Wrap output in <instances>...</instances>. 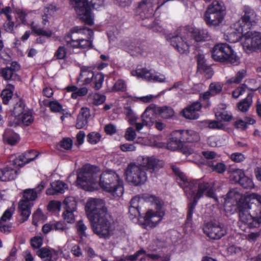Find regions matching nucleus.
Masks as SVG:
<instances>
[{
  "label": "nucleus",
  "mask_w": 261,
  "mask_h": 261,
  "mask_svg": "<svg viewBox=\"0 0 261 261\" xmlns=\"http://www.w3.org/2000/svg\"><path fill=\"white\" fill-rule=\"evenodd\" d=\"M157 114H159L162 118L168 119L174 115L173 110L168 107H159L155 106Z\"/></svg>",
  "instance_id": "obj_33"
},
{
  "label": "nucleus",
  "mask_w": 261,
  "mask_h": 261,
  "mask_svg": "<svg viewBox=\"0 0 261 261\" xmlns=\"http://www.w3.org/2000/svg\"><path fill=\"white\" fill-rule=\"evenodd\" d=\"M99 185L106 191L115 193L118 196L123 193V181L118 175L112 170L105 171L101 173L99 178Z\"/></svg>",
  "instance_id": "obj_4"
},
{
  "label": "nucleus",
  "mask_w": 261,
  "mask_h": 261,
  "mask_svg": "<svg viewBox=\"0 0 261 261\" xmlns=\"http://www.w3.org/2000/svg\"><path fill=\"white\" fill-rule=\"evenodd\" d=\"M125 173L127 181L135 186L144 184L147 179V174L141 164L130 163L125 169Z\"/></svg>",
  "instance_id": "obj_9"
},
{
  "label": "nucleus",
  "mask_w": 261,
  "mask_h": 261,
  "mask_svg": "<svg viewBox=\"0 0 261 261\" xmlns=\"http://www.w3.org/2000/svg\"><path fill=\"white\" fill-rule=\"evenodd\" d=\"M212 56L216 61L226 62L235 65L240 63L239 57L227 43H221L216 44L213 48Z\"/></svg>",
  "instance_id": "obj_6"
},
{
  "label": "nucleus",
  "mask_w": 261,
  "mask_h": 261,
  "mask_svg": "<svg viewBox=\"0 0 261 261\" xmlns=\"http://www.w3.org/2000/svg\"><path fill=\"white\" fill-rule=\"evenodd\" d=\"M131 74L133 76H137L139 78H142L147 81H152L153 73L151 72L150 70L146 68H138L135 70H133Z\"/></svg>",
  "instance_id": "obj_29"
},
{
  "label": "nucleus",
  "mask_w": 261,
  "mask_h": 261,
  "mask_svg": "<svg viewBox=\"0 0 261 261\" xmlns=\"http://www.w3.org/2000/svg\"><path fill=\"white\" fill-rule=\"evenodd\" d=\"M84 31L88 32L90 36L88 39H79L74 40L72 39L70 34H68L64 37V42L66 45L73 48L84 49L91 47L92 46V37L93 36V32L92 30L86 28L76 27L73 29L72 33H81Z\"/></svg>",
  "instance_id": "obj_10"
},
{
  "label": "nucleus",
  "mask_w": 261,
  "mask_h": 261,
  "mask_svg": "<svg viewBox=\"0 0 261 261\" xmlns=\"http://www.w3.org/2000/svg\"><path fill=\"white\" fill-rule=\"evenodd\" d=\"M201 104L199 102H194L182 110L183 116L187 119H197L199 118L198 112L201 109Z\"/></svg>",
  "instance_id": "obj_18"
},
{
  "label": "nucleus",
  "mask_w": 261,
  "mask_h": 261,
  "mask_svg": "<svg viewBox=\"0 0 261 261\" xmlns=\"http://www.w3.org/2000/svg\"><path fill=\"white\" fill-rule=\"evenodd\" d=\"M74 211H65L63 214L64 220L68 223H73L75 221V217L73 214Z\"/></svg>",
  "instance_id": "obj_51"
},
{
  "label": "nucleus",
  "mask_w": 261,
  "mask_h": 261,
  "mask_svg": "<svg viewBox=\"0 0 261 261\" xmlns=\"http://www.w3.org/2000/svg\"><path fill=\"white\" fill-rule=\"evenodd\" d=\"M104 80V76L101 73H97L94 76L93 88L98 90L102 87Z\"/></svg>",
  "instance_id": "obj_45"
},
{
  "label": "nucleus",
  "mask_w": 261,
  "mask_h": 261,
  "mask_svg": "<svg viewBox=\"0 0 261 261\" xmlns=\"http://www.w3.org/2000/svg\"><path fill=\"white\" fill-rule=\"evenodd\" d=\"M53 112H60L62 110V105L57 101H50L46 105Z\"/></svg>",
  "instance_id": "obj_50"
},
{
  "label": "nucleus",
  "mask_w": 261,
  "mask_h": 261,
  "mask_svg": "<svg viewBox=\"0 0 261 261\" xmlns=\"http://www.w3.org/2000/svg\"><path fill=\"white\" fill-rule=\"evenodd\" d=\"M222 89V84L220 83H212L209 86V90L214 95L220 93Z\"/></svg>",
  "instance_id": "obj_48"
},
{
  "label": "nucleus",
  "mask_w": 261,
  "mask_h": 261,
  "mask_svg": "<svg viewBox=\"0 0 261 261\" xmlns=\"http://www.w3.org/2000/svg\"><path fill=\"white\" fill-rule=\"evenodd\" d=\"M67 50L64 46H60L58 47L54 57L59 60H63L66 58Z\"/></svg>",
  "instance_id": "obj_47"
},
{
  "label": "nucleus",
  "mask_w": 261,
  "mask_h": 261,
  "mask_svg": "<svg viewBox=\"0 0 261 261\" xmlns=\"http://www.w3.org/2000/svg\"><path fill=\"white\" fill-rule=\"evenodd\" d=\"M242 45L248 54L261 48V33L255 31H247L243 36Z\"/></svg>",
  "instance_id": "obj_11"
},
{
  "label": "nucleus",
  "mask_w": 261,
  "mask_h": 261,
  "mask_svg": "<svg viewBox=\"0 0 261 261\" xmlns=\"http://www.w3.org/2000/svg\"><path fill=\"white\" fill-rule=\"evenodd\" d=\"M42 244V239L40 237H35L31 240V245L34 248H39Z\"/></svg>",
  "instance_id": "obj_64"
},
{
  "label": "nucleus",
  "mask_w": 261,
  "mask_h": 261,
  "mask_svg": "<svg viewBox=\"0 0 261 261\" xmlns=\"http://www.w3.org/2000/svg\"><path fill=\"white\" fill-rule=\"evenodd\" d=\"M246 70L244 69H241L236 73L234 76L229 79L227 81V83L229 84H239L246 77Z\"/></svg>",
  "instance_id": "obj_37"
},
{
  "label": "nucleus",
  "mask_w": 261,
  "mask_h": 261,
  "mask_svg": "<svg viewBox=\"0 0 261 261\" xmlns=\"http://www.w3.org/2000/svg\"><path fill=\"white\" fill-rule=\"evenodd\" d=\"M99 169L90 165L81 168L77 172V185L82 189L88 190L90 186L97 181Z\"/></svg>",
  "instance_id": "obj_7"
},
{
  "label": "nucleus",
  "mask_w": 261,
  "mask_h": 261,
  "mask_svg": "<svg viewBox=\"0 0 261 261\" xmlns=\"http://www.w3.org/2000/svg\"><path fill=\"white\" fill-rule=\"evenodd\" d=\"M53 227L54 229L62 232H66L69 229L64 223L61 221H58L53 223Z\"/></svg>",
  "instance_id": "obj_56"
},
{
  "label": "nucleus",
  "mask_w": 261,
  "mask_h": 261,
  "mask_svg": "<svg viewBox=\"0 0 261 261\" xmlns=\"http://www.w3.org/2000/svg\"><path fill=\"white\" fill-rule=\"evenodd\" d=\"M66 210L75 211L77 203L75 198L73 197H68L66 198L63 202Z\"/></svg>",
  "instance_id": "obj_41"
},
{
  "label": "nucleus",
  "mask_w": 261,
  "mask_h": 261,
  "mask_svg": "<svg viewBox=\"0 0 261 261\" xmlns=\"http://www.w3.org/2000/svg\"><path fill=\"white\" fill-rule=\"evenodd\" d=\"M203 231L210 238L218 240L226 234L227 229L223 224L211 222L204 225Z\"/></svg>",
  "instance_id": "obj_12"
},
{
  "label": "nucleus",
  "mask_w": 261,
  "mask_h": 261,
  "mask_svg": "<svg viewBox=\"0 0 261 261\" xmlns=\"http://www.w3.org/2000/svg\"><path fill=\"white\" fill-rule=\"evenodd\" d=\"M94 76V74L91 67L83 66L81 68V73L78 81L85 77L84 80V84L87 85L91 82L92 79Z\"/></svg>",
  "instance_id": "obj_28"
},
{
  "label": "nucleus",
  "mask_w": 261,
  "mask_h": 261,
  "mask_svg": "<svg viewBox=\"0 0 261 261\" xmlns=\"http://www.w3.org/2000/svg\"><path fill=\"white\" fill-rule=\"evenodd\" d=\"M208 127L210 128L218 129H222L224 128V126L221 121L218 120L211 121L210 122L208 123Z\"/></svg>",
  "instance_id": "obj_59"
},
{
  "label": "nucleus",
  "mask_w": 261,
  "mask_h": 261,
  "mask_svg": "<svg viewBox=\"0 0 261 261\" xmlns=\"http://www.w3.org/2000/svg\"><path fill=\"white\" fill-rule=\"evenodd\" d=\"M137 10L141 16L148 18L153 13L152 2L151 0H142L139 4Z\"/></svg>",
  "instance_id": "obj_20"
},
{
  "label": "nucleus",
  "mask_w": 261,
  "mask_h": 261,
  "mask_svg": "<svg viewBox=\"0 0 261 261\" xmlns=\"http://www.w3.org/2000/svg\"><path fill=\"white\" fill-rule=\"evenodd\" d=\"M86 212L93 232L99 238L108 239L114 234L115 225L102 200L90 199L86 203Z\"/></svg>",
  "instance_id": "obj_2"
},
{
  "label": "nucleus",
  "mask_w": 261,
  "mask_h": 261,
  "mask_svg": "<svg viewBox=\"0 0 261 261\" xmlns=\"http://www.w3.org/2000/svg\"><path fill=\"white\" fill-rule=\"evenodd\" d=\"M208 165L212 167V169L214 171H215L219 173L224 172L226 169L225 165L222 163H216L215 164L213 163H209Z\"/></svg>",
  "instance_id": "obj_52"
},
{
  "label": "nucleus",
  "mask_w": 261,
  "mask_h": 261,
  "mask_svg": "<svg viewBox=\"0 0 261 261\" xmlns=\"http://www.w3.org/2000/svg\"><path fill=\"white\" fill-rule=\"evenodd\" d=\"M243 29L242 28L239 29H236L231 28L229 32H228L226 35L225 39L231 43H235L240 40L242 38L243 41Z\"/></svg>",
  "instance_id": "obj_24"
},
{
  "label": "nucleus",
  "mask_w": 261,
  "mask_h": 261,
  "mask_svg": "<svg viewBox=\"0 0 261 261\" xmlns=\"http://www.w3.org/2000/svg\"><path fill=\"white\" fill-rule=\"evenodd\" d=\"M136 137V133L134 129L131 127H128L125 134V138L127 141H133Z\"/></svg>",
  "instance_id": "obj_58"
},
{
  "label": "nucleus",
  "mask_w": 261,
  "mask_h": 261,
  "mask_svg": "<svg viewBox=\"0 0 261 261\" xmlns=\"http://www.w3.org/2000/svg\"><path fill=\"white\" fill-rule=\"evenodd\" d=\"M26 111L27 110H25V104L24 102L22 100H19V101L16 102L14 105L12 111V114L15 117L14 119L19 117Z\"/></svg>",
  "instance_id": "obj_36"
},
{
  "label": "nucleus",
  "mask_w": 261,
  "mask_h": 261,
  "mask_svg": "<svg viewBox=\"0 0 261 261\" xmlns=\"http://www.w3.org/2000/svg\"><path fill=\"white\" fill-rule=\"evenodd\" d=\"M70 5L73 7L81 19L86 24L92 25L94 23V15L87 0H69Z\"/></svg>",
  "instance_id": "obj_8"
},
{
  "label": "nucleus",
  "mask_w": 261,
  "mask_h": 261,
  "mask_svg": "<svg viewBox=\"0 0 261 261\" xmlns=\"http://www.w3.org/2000/svg\"><path fill=\"white\" fill-rule=\"evenodd\" d=\"M170 44L179 53L188 54L189 52L190 43L185 40L183 37L173 36L170 38Z\"/></svg>",
  "instance_id": "obj_16"
},
{
  "label": "nucleus",
  "mask_w": 261,
  "mask_h": 261,
  "mask_svg": "<svg viewBox=\"0 0 261 261\" xmlns=\"http://www.w3.org/2000/svg\"><path fill=\"white\" fill-rule=\"evenodd\" d=\"M45 188V184L41 181L35 189H26L23 192V198L19 202L18 207L20 212L22 221L21 223L27 220L31 214V208L33 204L31 201H34Z\"/></svg>",
  "instance_id": "obj_5"
},
{
  "label": "nucleus",
  "mask_w": 261,
  "mask_h": 261,
  "mask_svg": "<svg viewBox=\"0 0 261 261\" xmlns=\"http://www.w3.org/2000/svg\"><path fill=\"white\" fill-rule=\"evenodd\" d=\"M76 228L77 233L81 239H83L87 237V234L86 232L87 227L82 220H79L76 222Z\"/></svg>",
  "instance_id": "obj_40"
},
{
  "label": "nucleus",
  "mask_w": 261,
  "mask_h": 261,
  "mask_svg": "<svg viewBox=\"0 0 261 261\" xmlns=\"http://www.w3.org/2000/svg\"><path fill=\"white\" fill-rule=\"evenodd\" d=\"M88 119L81 116H77L76 127L77 129H81L87 125Z\"/></svg>",
  "instance_id": "obj_63"
},
{
  "label": "nucleus",
  "mask_w": 261,
  "mask_h": 261,
  "mask_svg": "<svg viewBox=\"0 0 261 261\" xmlns=\"http://www.w3.org/2000/svg\"><path fill=\"white\" fill-rule=\"evenodd\" d=\"M2 173V181H5L15 179L18 174L17 171L10 167L3 169Z\"/></svg>",
  "instance_id": "obj_32"
},
{
  "label": "nucleus",
  "mask_w": 261,
  "mask_h": 261,
  "mask_svg": "<svg viewBox=\"0 0 261 261\" xmlns=\"http://www.w3.org/2000/svg\"><path fill=\"white\" fill-rule=\"evenodd\" d=\"M165 213L162 211L153 212L148 211L144 217V225L147 228H152L156 226L162 220Z\"/></svg>",
  "instance_id": "obj_14"
},
{
  "label": "nucleus",
  "mask_w": 261,
  "mask_h": 261,
  "mask_svg": "<svg viewBox=\"0 0 261 261\" xmlns=\"http://www.w3.org/2000/svg\"><path fill=\"white\" fill-rule=\"evenodd\" d=\"M245 189H252L254 187L252 179L244 175L240 181L238 182Z\"/></svg>",
  "instance_id": "obj_44"
},
{
  "label": "nucleus",
  "mask_w": 261,
  "mask_h": 261,
  "mask_svg": "<svg viewBox=\"0 0 261 261\" xmlns=\"http://www.w3.org/2000/svg\"><path fill=\"white\" fill-rule=\"evenodd\" d=\"M33 223L35 225L37 224L38 221H44L45 217L40 209L38 208L33 215Z\"/></svg>",
  "instance_id": "obj_53"
},
{
  "label": "nucleus",
  "mask_w": 261,
  "mask_h": 261,
  "mask_svg": "<svg viewBox=\"0 0 261 261\" xmlns=\"http://www.w3.org/2000/svg\"><path fill=\"white\" fill-rule=\"evenodd\" d=\"M34 121L32 113L26 111L19 117L14 120V122H9V125L11 126H16L18 125L23 124L26 126L30 125Z\"/></svg>",
  "instance_id": "obj_21"
},
{
  "label": "nucleus",
  "mask_w": 261,
  "mask_h": 261,
  "mask_svg": "<svg viewBox=\"0 0 261 261\" xmlns=\"http://www.w3.org/2000/svg\"><path fill=\"white\" fill-rule=\"evenodd\" d=\"M240 20V25L244 30L250 29L257 23L258 19L255 12L248 6H245Z\"/></svg>",
  "instance_id": "obj_13"
},
{
  "label": "nucleus",
  "mask_w": 261,
  "mask_h": 261,
  "mask_svg": "<svg viewBox=\"0 0 261 261\" xmlns=\"http://www.w3.org/2000/svg\"><path fill=\"white\" fill-rule=\"evenodd\" d=\"M192 35L197 42L204 41L209 37L207 31L203 29H194L192 32Z\"/></svg>",
  "instance_id": "obj_34"
},
{
  "label": "nucleus",
  "mask_w": 261,
  "mask_h": 261,
  "mask_svg": "<svg viewBox=\"0 0 261 261\" xmlns=\"http://www.w3.org/2000/svg\"><path fill=\"white\" fill-rule=\"evenodd\" d=\"M36 254L43 261H54L53 256L56 252L49 248L42 247L36 251Z\"/></svg>",
  "instance_id": "obj_25"
},
{
  "label": "nucleus",
  "mask_w": 261,
  "mask_h": 261,
  "mask_svg": "<svg viewBox=\"0 0 261 261\" xmlns=\"http://www.w3.org/2000/svg\"><path fill=\"white\" fill-rule=\"evenodd\" d=\"M32 152L29 151L19 155L18 158L16 160L15 163L17 164L18 162H21V163H18V165L22 167L25 164L33 161L37 158V155H35L33 158H31L30 157V155Z\"/></svg>",
  "instance_id": "obj_38"
},
{
  "label": "nucleus",
  "mask_w": 261,
  "mask_h": 261,
  "mask_svg": "<svg viewBox=\"0 0 261 261\" xmlns=\"http://www.w3.org/2000/svg\"><path fill=\"white\" fill-rule=\"evenodd\" d=\"M139 198L137 197H135L132 199L130 202V207L129 210V213H132V214L134 215L135 216H136L138 212L137 208L139 206Z\"/></svg>",
  "instance_id": "obj_49"
},
{
  "label": "nucleus",
  "mask_w": 261,
  "mask_h": 261,
  "mask_svg": "<svg viewBox=\"0 0 261 261\" xmlns=\"http://www.w3.org/2000/svg\"><path fill=\"white\" fill-rule=\"evenodd\" d=\"M229 203L237 206L240 220L250 228L259 227L261 224V196L253 193L245 198L239 192L230 191L226 195L224 206Z\"/></svg>",
  "instance_id": "obj_1"
},
{
  "label": "nucleus",
  "mask_w": 261,
  "mask_h": 261,
  "mask_svg": "<svg viewBox=\"0 0 261 261\" xmlns=\"http://www.w3.org/2000/svg\"><path fill=\"white\" fill-rule=\"evenodd\" d=\"M183 154L186 156L193 154L194 156L199 157V155L197 153H195L194 150L191 148L188 147L186 145L184 144L179 148Z\"/></svg>",
  "instance_id": "obj_57"
},
{
  "label": "nucleus",
  "mask_w": 261,
  "mask_h": 261,
  "mask_svg": "<svg viewBox=\"0 0 261 261\" xmlns=\"http://www.w3.org/2000/svg\"><path fill=\"white\" fill-rule=\"evenodd\" d=\"M215 116L217 119L220 121H229L232 119V116L225 111L216 112Z\"/></svg>",
  "instance_id": "obj_46"
},
{
  "label": "nucleus",
  "mask_w": 261,
  "mask_h": 261,
  "mask_svg": "<svg viewBox=\"0 0 261 261\" xmlns=\"http://www.w3.org/2000/svg\"><path fill=\"white\" fill-rule=\"evenodd\" d=\"M100 137L99 133L93 132L88 135L87 139L89 143L94 144L100 140Z\"/></svg>",
  "instance_id": "obj_54"
},
{
  "label": "nucleus",
  "mask_w": 261,
  "mask_h": 261,
  "mask_svg": "<svg viewBox=\"0 0 261 261\" xmlns=\"http://www.w3.org/2000/svg\"><path fill=\"white\" fill-rule=\"evenodd\" d=\"M224 15L206 10L204 14V20L209 26L219 25L224 19Z\"/></svg>",
  "instance_id": "obj_19"
},
{
  "label": "nucleus",
  "mask_w": 261,
  "mask_h": 261,
  "mask_svg": "<svg viewBox=\"0 0 261 261\" xmlns=\"http://www.w3.org/2000/svg\"><path fill=\"white\" fill-rule=\"evenodd\" d=\"M12 92L10 91L7 90H3L2 93L3 103L4 104H7L9 100L12 98Z\"/></svg>",
  "instance_id": "obj_61"
},
{
  "label": "nucleus",
  "mask_w": 261,
  "mask_h": 261,
  "mask_svg": "<svg viewBox=\"0 0 261 261\" xmlns=\"http://www.w3.org/2000/svg\"><path fill=\"white\" fill-rule=\"evenodd\" d=\"M157 114L155 106L148 107L142 115L143 123L146 125H150L154 122L155 115Z\"/></svg>",
  "instance_id": "obj_22"
},
{
  "label": "nucleus",
  "mask_w": 261,
  "mask_h": 261,
  "mask_svg": "<svg viewBox=\"0 0 261 261\" xmlns=\"http://www.w3.org/2000/svg\"><path fill=\"white\" fill-rule=\"evenodd\" d=\"M31 27L32 31L38 35H42L50 37L52 35V32L51 31H45L39 28L37 25L34 24V22L31 23Z\"/></svg>",
  "instance_id": "obj_43"
},
{
  "label": "nucleus",
  "mask_w": 261,
  "mask_h": 261,
  "mask_svg": "<svg viewBox=\"0 0 261 261\" xmlns=\"http://www.w3.org/2000/svg\"><path fill=\"white\" fill-rule=\"evenodd\" d=\"M252 96L253 95L249 93L245 99L238 103V108L240 111L245 112L248 111L252 102Z\"/></svg>",
  "instance_id": "obj_35"
},
{
  "label": "nucleus",
  "mask_w": 261,
  "mask_h": 261,
  "mask_svg": "<svg viewBox=\"0 0 261 261\" xmlns=\"http://www.w3.org/2000/svg\"><path fill=\"white\" fill-rule=\"evenodd\" d=\"M51 187L46 191L47 195H54L58 193H62L64 192L65 190L67 189V186L61 181L58 180L50 184Z\"/></svg>",
  "instance_id": "obj_23"
},
{
  "label": "nucleus",
  "mask_w": 261,
  "mask_h": 261,
  "mask_svg": "<svg viewBox=\"0 0 261 261\" xmlns=\"http://www.w3.org/2000/svg\"><path fill=\"white\" fill-rule=\"evenodd\" d=\"M144 254H146V251L143 248H141L139 250L137 251L135 254L126 256L124 259H127L130 261H135L138 259L139 256L141 255H143Z\"/></svg>",
  "instance_id": "obj_55"
},
{
  "label": "nucleus",
  "mask_w": 261,
  "mask_h": 261,
  "mask_svg": "<svg viewBox=\"0 0 261 261\" xmlns=\"http://www.w3.org/2000/svg\"><path fill=\"white\" fill-rule=\"evenodd\" d=\"M171 168L177 176V181L179 185L184 189L188 196L193 199L192 202L189 204L187 219L191 220L194 210L197 204L198 200L204 194L207 197L212 198L217 200L213 188L207 182H204L198 180L189 181L185 174L180 171L179 168L175 165H172Z\"/></svg>",
  "instance_id": "obj_3"
},
{
  "label": "nucleus",
  "mask_w": 261,
  "mask_h": 261,
  "mask_svg": "<svg viewBox=\"0 0 261 261\" xmlns=\"http://www.w3.org/2000/svg\"><path fill=\"white\" fill-rule=\"evenodd\" d=\"M72 145V141L69 138L63 139L60 142V146L62 148L68 150L71 149Z\"/></svg>",
  "instance_id": "obj_62"
},
{
  "label": "nucleus",
  "mask_w": 261,
  "mask_h": 261,
  "mask_svg": "<svg viewBox=\"0 0 261 261\" xmlns=\"http://www.w3.org/2000/svg\"><path fill=\"white\" fill-rule=\"evenodd\" d=\"M140 164L144 169L145 168L150 172L157 171L164 165L162 161L158 160L153 156H141L140 158Z\"/></svg>",
  "instance_id": "obj_15"
},
{
  "label": "nucleus",
  "mask_w": 261,
  "mask_h": 261,
  "mask_svg": "<svg viewBox=\"0 0 261 261\" xmlns=\"http://www.w3.org/2000/svg\"><path fill=\"white\" fill-rule=\"evenodd\" d=\"M197 61V68L199 71H202L207 73L209 76H211L213 74L212 68L207 66L205 63L204 57L202 54H198L196 56Z\"/></svg>",
  "instance_id": "obj_27"
},
{
  "label": "nucleus",
  "mask_w": 261,
  "mask_h": 261,
  "mask_svg": "<svg viewBox=\"0 0 261 261\" xmlns=\"http://www.w3.org/2000/svg\"><path fill=\"white\" fill-rule=\"evenodd\" d=\"M184 142H197L200 140L198 133L193 130H181Z\"/></svg>",
  "instance_id": "obj_30"
},
{
  "label": "nucleus",
  "mask_w": 261,
  "mask_h": 261,
  "mask_svg": "<svg viewBox=\"0 0 261 261\" xmlns=\"http://www.w3.org/2000/svg\"><path fill=\"white\" fill-rule=\"evenodd\" d=\"M246 88L247 86L245 85H242L238 87L232 92V96L236 98L239 97L246 91Z\"/></svg>",
  "instance_id": "obj_60"
},
{
  "label": "nucleus",
  "mask_w": 261,
  "mask_h": 261,
  "mask_svg": "<svg viewBox=\"0 0 261 261\" xmlns=\"http://www.w3.org/2000/svg\"><path fill=\"white\" fill-rule=\"evenodd\" d=\"M2 76L7 81H19L20 77L16 73L13 72L10 69L6 67L1 69V72Z\"/></svg>",
  "instance_id": "obj_31"
},
{
  "label": "nucleus",
  "mask_w": 261,
  "mask_h": 261,
  "mask_svg": "<svg viewBox=\"0 0 261 261\" xmlns=\"http://www.w3.org/2000/svg\"><path fill=\"white\" fill-rule=\"evenodd\" d=\"M229 172L230 178L234 182H239L245 175L244 172L239 169H231Z\"/></svg>",
  "instance_id": "obj_39"
},
{
  "label": "nucleus",
  "mask_w": 261,
  "mask_h": 261,
  "mask_svg": "<svg viewBox=\"0 0 261 261\" xmlns=\"http://www.w3.org/2000/svg\"><path fill=\"white\" fill-rule=\"evenodd\" d=\"M128 51L133 56H138L143 55L144 49L140 45L132 44L128 46Z\"/></svg>",
  "instance_id": "obj_42"
},
{
  "label": "nucleus",
  "mask_w": 261,
  "mask_h": 261,
  "mask_svg": "<svg viewBox=\"0 0 261 261\" xmlns=\"http://www.w3.org/2000/svg\"><path fill=\"white\" fill-rule=\"evenodd\" d=\"M226 10V6L222 1H214L208 6L206 10L225 16Z\"/></svg>",
  "instance_id": "obj_26"
},
{
  "label": "nucleus",
  "mask_w": 261,
  "mask_h": 261,
  "mask_svg": "<svg viewBox=\"0 0 261 261\" xmlns=\"http://www.w3.org/2000/svg\"><path fill=\"white\" fill-rule=\"evenodd\" d=\"M184 143L182 132L176 130L171 134L167 147L169 150H175L179 149Z\"/></svg>",
  "instance_id": "obj_17"
}]
</instances>
